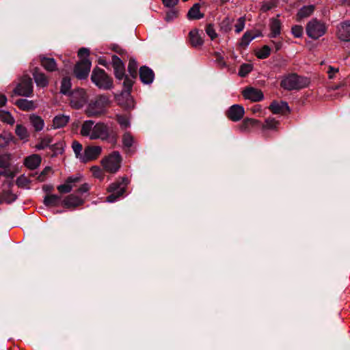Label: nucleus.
I'll return each instance as SVG.
<instances>
[{
	"instance_id": "f257e3e1",
	"label": "nucleus",
	"mask_w": 350,
	"mask_h": 350,
	"mask_svg": "<svg viewBox=\"0 0 350 350\" xmlns=\"http://www.w3.org/2000/svg\"><path fill=\"white\" fill-rule=\"evenodd\" d=\"M310 84V79L295 73L284 75L281 78L280 87L284 90H299L306 88Z\"/></svg>"
},
{
	"instance_id": "f03ea898",
	"label": "nucleus",
	"mask_w": 350,
	"mask_h": 350,
	"mask_svg": "<svg viewBox=\"0 0 350 350\" xmlns=\"http://www.w3.org/2000/svg\"><path fill=\"white\" fill-rule=\"evenodd\" d=\"M95 139H101L102 141H107L109 143L115 145L117 142L118 135L113 129H110L107 124L98 122L96 123L95 129Z\"/></svg>"
},
{
	"instance_id": "7ed1b4c3",
	"label": "nucleus",
	"mask_w": 350,
	"mask_h": 350,
	"mask_svg": "<svg viewBox=\"0 0 350 350\" xmlns=\"http://www.w3.org/2000/svg\"><path fill=\"white\" fill-rule=\"evenodd\" d=\"M109 105V98L105 96H99L88 105L85 113L88 117H98L105 112Z\"/></svg>"
},
{
	"instance_id": "20e7f679",
	"label": "nucleus",
	"mask_w": 350,
	"mask_h": 350,
	"mask_svg": "<svg viewBox=\"0 0 350 350\" xmlns=\"http://www.w3.org/2000/svg\"><path fill=\"white\" fill-rule=\"evenodd\" d=\"M128 183L127 178L122 177L111 184L107 188V191L111 194L107 197V201L113 202L122 196L125 192Z\"/></svg>"
},
{
	"instance_id": "39448f33",
	"label": "nucleus",
	"mask_w": 350,
	"mask_h": 350,
	"mask_svg": "<svg viewBox=\"0 0 350 350\" xmlns=\"http://www.w3.org/2000/svg\"><path fill=\"white\" fill-rule=\"evenodd\" d=\"M91 79L99 88L109 90L112 88V79L105 72L104 70L99 68L94 69L92 73Z\"/></svg>"
},
{
	"instance_id": "423d86ee",
	"label": "nucleus",
	"mask_w": 350,
	"mask_h": 350,
	"mask_svg": "<svg viewBox=\"0 0 350 350\" xmlns=\"http://www.w3.org/2000/svg\"><path fill=\"white\" fill-rule=\"evenodd\" d=\"M327 31L325 24L317 18L310 21L306 27V31L308 37L317 40L323 36Z\"/></svg>"
},
{
	"instance_id": "0eeeda50",
	"label": "nucleus",
	"mask_w": 350,
	"mask_h": 350,
	"mask_svg": "<svg viewBox=\"0 0 350 350\" xmlns=\"http://www.w3.org/2000/svg\"><path fill=\"white\" fill-rule=\"evenodd\" d=\"M122 157L118 151H113L102 159L104 169L109 173H116L120 167Z\"/></svg>"
},
{
	"instance_id": "6e6552de",
	"label": "nucleus",
	"mask_w": 350,
	"mask_h": 350,
	"mask_svg": "<svg viewBox=\"0 0 350 350\" xmlns=\"http://www.w3.org/2000/svg\"><path fill=\"white\" fill-rule=\"evenodd\" d=\"M14 92L20 96H30L33 92L31 79L29 76H24L15 88Z\"/></svg>"
},
{
	"instance_id": "1a4fd4ad",
	"label": "nucleus",
	"mask_w": 350,
	"mask_h": 350,
	"mask_svg": "<svg viewBox=\"0 0 350 350\" xmlns=\"http://www.w3.org/2000/svg\"><path fill=\"white\" fill-rule=\"evenodd\" d=\"M88 96L83 89L72 92L70 96V105L75 109L81 108L87 102Z\"/></svg>"
},
{
	"instance_id": "9d476101",
	"label": "nucleus",
	"mask_w": 350,
	"mask_h": 350,
	"mask_svg": "<svg viewBox=\"0 0 350 350\" xmlns=\"http://www.w3.org/2000/svg\"><path fill=\"white\" fill-rule=\"evenodd\" d=\"M91 68V62L89 59L84 58L79 62L74 69V73L79 79H85L88 76Z\"/></svg>"
},
{
	"instance_id": "9b49d317",
	"label": "nucleus",
	"mask_w": 350,
	"mask_h": 350,
	"mask_svg": "<svg viewBox=\"0 0 350 350\" xmlns=\"http://www.w3.org/2000/svg\"><path fill=\"white\" fill-rule=\"evenodd\" d=\"M82 180L81 175L69 176L66 178L65 183L57 187L58 191L61 193H67L70 192L73 187L76 186V183H80Z\"/></svg>"
},
{
	"instance_id": "f8f14e48",
	"label": "nucleus",
	"mask_w": 350,
	"mask_h": 350,
	"mask_svg": "<svg viewBox=\"0 0 350 350\" xmlns=\"http://www.w3.org/2000/svg\"><path fill=\"white\" fill-rule=\"evenodd\" d=\"M244 108L239 105H234L231 106L226 111V116L233 122L240 120L244 116Z\"/></svg>"
},
{
	"instance_id": "ddd939ff",
	"label": "nucleus",
	"mask_w": 350,
	"mask_h": 350,
	"mask_svg": "<svg viewBox=\"0 0 350 350\" xmlns=\"http://www.w3.org/2000/svg\"><path fill=\"white\" fill-rule=\"evenodd\" d=\"M95 129L96 123L93 120H85L81 125L80 134L91 140H94Z\"/></svg>"
},
{
	"instance_id": "4468645a",
	"label": "nucleus",
	"mask_w": 350,
	"mask_h": 350,
	"mask_svg": "<svg viewBox=\"0 0 350 350\" xmlns=\"http://www.w3.org/2000/svg\"><path fill=\"white\" fill-rule=\"evenodd\" d=\"M102 151L99 146H89L84 150L82 161L85 163L91 160H94L98 157Z\"/></svg>"
},
{
	"instance_id": "2eb2a0df",
	"label": "nucleus",
	"mask_w": 350,
	"mask_h": 350,
	"mask_svg": "<svg viewBox=\"0 0 350 350\" xmlns=\"http://www.w3.org/2000/svg\"><path fill=\"white\" fill-rule=\"evenodd\" d=\"M243 96L245 99L250 100L253 102H258L263 98V93L260 90L249 87L242 92Z\"/></svg>"
},
{
	"instance_id": "dca6fc26",
	"label": "nucleus",
	"mask_w": 350,
	"mask_h": 350,
	"mask_svg": "<svg viewBox=\"0 0 350 350\" xmlns=\"http://www.w3.org/2000/svg\"><path fill=\"white\" fill-rule=\"evenodd\" d=\"M337 36L342 41H350V21H347L340 24L338 27Z\"/></svg>"
},
{
	"instance_id": "f3484780",
	"label": "nucleus",
	"mask_w": 350,
	"mask_h": 350,
	"mask_svg": "<svg viewBox=\"0 0 350 350\" xmlns=\"http://www.w3.org/2000/svg\"><path fill=\"white\" fill-rule=\"evenodd\" d=\"M83 199L75 194H70L66 196L63 202V206L67 208H75L83 204Z\"/></svg>"
},
{
	"instance_id": "a211bd4d",
	"label": "nucleus",
	"mask_w": 350,
	"mask_h": 350,
	"mask_svg": "<svg viewBox=\"0 0 350 350\" xmlns=\"http://www.w3.org/2000/svg\"><path fill=\"white\" fill-rule=\"evenodd\" d=\"M188 36L189 42L192 47L198 48L203 45L204 40L197 29L191 30Z\"/></svg>"
},
{
	"instance_id": "6ab92c4d",
	"label": "nucleus",
	"mask_w": 350,
	"mask_h": 350,
	"mask_svg": "<svg viewBox=\"0 0 350 350\" xmlns=\"http://www.w3.org/2000/svg\"><path fill=\"white\" fill-rule=\"evenodd\" d=\"M112 63L116 77L118 79H122L124 77V66L122 62L118 56L113 55Z\"/></svg>"
},
{
	"instance_id": "aec40b11",
	"label": "nucleus",
	"mask_w": 350,
	"mask_h": 350,
	"mask_svg": "<svg viewBox=\"0 0 350 350\" xmlns=\"http://www.w3.org/2000/svg\"><path fill=\"white\" fill-rule=\"evenodd\" d=\"M153 71L147 66H142L139 70V77L144 83H151L154 79Z\"/></svg>"
},
{
	"instance_id": "412c9836",
	"label": "nucleus",
	"mask_w": 350,
	"mask_h": 350,
	"mask_svg": "<svg viewBox=\"0 0 350 350\" xmlns=\"http://www.w3.org/2000/svg\"><path fill=\"white\" fill-rule=\"evenodd\" d=\"M70 120V116L63 114H59L55 116L53 119L51 128L53 129H57L63 128L68 123Z\"/></svg>"
},
{
	"instance_id": "4be33fe9",
	"label": "nucleus",
	"mask_w": 350,
	"mask_h": 350,
	"mask_svg": "<svg viewBox=\"0 0 350 350\" xmlns=\"http://www.w3.org/2000/svg\"><path fill=\"white\" fill-rule=\"evenodd\" d=\"M270 38H275L281 33L282 23L278 18H272L269 22Z\"/></svg>"
},
{
	"instance_id": "5701e85b",
	"label": "nucleus",
	"mask_w": 350,
	"mask_h": 350,
	"mask_svg": "<svg viewBox=\"0 0 350 350\" xmlns=\"http://www.w3.org/2000/svg\"><path fill=\"white\" fill-rule=\"evenodd\" d=\"M269 109L274 114H283L289 111L288 106L286 102H273Z\"/></svg>"
},
{
	"instance_id": "b1692460",
	"label": "nucleus",
	"mask_w": 350,
	"mask_h": 350,
	"mask_svg": "<svg viewBox=\"0 0 350 350\" xmlns=\"http://www.w3.org/2000/svg\"><path fill=\"white\" fill-rule=\"evenodd\" d=\"M12 183H9L8 184V189H3L2 192H0V203H12L14 202L16 197V196L12 193V192L10 191Z\"/></svg>"
},
{
	"instance_id": "393cba45",
	"label": "nucleus",
	"mask_w": 350,
	"mask_h": 350,
	"mask_svg": "<svg viewBox=\"0 0 350 350\" xmlns=\"http://www.w3.org/2000/svg\"><path fill=\"white\" fill-rule=\"evenodd\" d=\"M41 163V157L38 154H32L25 159V165L31 170L37 168Z\"/></svg>"
},
{
	"instance_id": "a878e982",
	"label": "nucleus",
	"mask_w": 350,
	"mask_h": 350,
	"mask_svg": "<svg viewBox=\"0 0 350 350\" xmlns=\"http://www.w3.org/2000/svg\"><path fill=\"white\" fill-rule=\"evenodd\" d=\"M33 76L38 86L41 88L47 86L49 81L46 76L44 73L39 72L38 69H36L33 73Z\"/></svg>"
},
{
	"instance_id": "bb28decb",
	"label": "nucleus",
	"mask_w": 350,
	"mask_h": 350,
	"mask_svg": "<svg viewBox=\"0 0 350 350\" xmlns=\"http://www.w3.org/2000/svg\"><path fill=\"white\" fill-rule=\"evenodd\" d=\"M41 65L49 72L57 70V64L53 58L43 57L40 59Z\"/></svg>"
},
{
	"instance_id": "cd10ccee",
	"label": "nucleus",
	"mask_w": 350,
	"mask_h": 350,
	"mask_svg": "<svg viewBox=\"0 0 350 350\" xmlns=\"http://www.w3.org/2000/svg\"><path fill=\"white\" fill-rule=\"evenodd\" d=\"M30 123L36 131H40L44 126V120L38 116L31 115L29 117Z\"/></svg>"
},
{
	"instance_id": "c85d7f7f",
	"label": "nucleus",
	"mask_w": 350,
	"mask_h": 350,
	"mask_svg": "<svg viewBox=\"0 0 350 350\" xmlns=\"http://www.w3.org/2000/svg\"><path fill=\"white\" fill-rule=\"evenodd\" d=\"M280 125V122L276 120L275 118L269 117L267 118L262 124V129L263 131L265 130H271V131H278V126Z\"/></svg>"
},
{
	"instance_id": "c756f323",
	"label": "nucleus",
	"mask_w": 350,
	"mask_h": 350,
	"mask_svg": "<svg viewBox=\"0 0 350 350\" xmlns=\"http://www.w3.org/2000/svg\"><path fill=\"white\" fill-rule=\"evenodd\" d=\"M260 122L258 120L253 118H245L242 122L240 129L243 131H249L251 128L258 126Z\"/></svg>"
},
{
	"instance_id": "7c9ffc66",
	"label": "nucleus",
	"mask_w": 350,
	"mask_h": 350,
	"mask_svg": "<svg viewBox=\"0 0 350 350\" xmlns=\"http://www.w3.org/2000/svg\"><path fill=\"white\" fill-rule=\"evenodd\" d=\"M200 5L199 3L194 4L187 13L188 18L190 20H196L203 18L204 14L200 12Z\"/></svg>"
},
{
	"instance_id": "2f4dec72",
	"label": "nucleus",
	"mask_w": 350,
	"mask_h": 350,
	"mask_svg": "<svg viewBox=\"0 0 350 350\" xmlns=\"http://www.w3.org/2000/svg\"><path fill=\"white\" fill-rule=\"evenodd\" d=\"M314 8V6L312 5L304 6L299 10L297 14V19L301 20L310 16L313 13Z\"/></svg>"
},
{
	"instance_id": "473e14b6",
	"label": "nucleus",
	"mask_w": 350,
	"mask_h": 350,
	"mask_svg": "<svg viewBox=\"0 0 350 350\" xmlns=\"http://www.w3.org/2000/svg\"><path fill=\"white\" fill-rule=\"evenodd\" d=\"M53 141V137L51 135H45L39 139V142L36 145V148L38 150H44L49 147Z\"/></svg>"
},
{
	"instance_id": "72a5a7b5",
	"label": "nucleus",
	"mask_w": 350,
	"mask_h": 350,
	"mask_svg": "<svg viewBox=\"0 0 350 350\" xmlns=\"http://www.w3.org/2000/svg\"><path fill=\"white\" fill-rule=\"evenodd\" d=\"M233 21V18H231L229 16H226L219 24L220 29L225 33L230 32L232 29V24Z\"/></svg>"
},
{
	"instance_id": "f704fd0d",
	"label": "nucleus",
	"mask_w": 350,
	"mask_h": 350,
	"mask_svg": "<svg viewBox=\"0 0 350 350\" xmlns=\"http://www.w3.org/2000/svg\"><path fill=\"white\" fill-rule=\"evenodd\" d=\"M60 197L57 195H46L44 203L47 206H56L59 204Z\"/></svg>"
},
{
	"instance_id": "c9c22d12",
	"label": "nucleus",
	"mask_w": 350,
	"mask_h": 350,
	"mask_svg": "<svg viewBox=\"0 0 350 350\" xmlns=\"http://www.w3.org/2000/svg\"><path fill=\"white\" fill-rule=\"evenodd\" d=\"M16 104L23 111H29L34 108L33 103L26 99H19Z\"/></svg>"
},
{
	"instance_id": "e433bc0d",
	"label": "nucleus",
	"mask_w": 350,
	"mask_h": 350,
	"mask_svg": "<svg viewBox=\"0 0 350 350\" xmlns=\"http://www.w3.org/2000/svg\"><path fill=\"white\" fill-rule=\"evenodd\" d=\"M15 133L16 135L22 140L27 139L29 135L26 127L21 124H17L16 126Z\"/></svg>"
},
{
	"instance_id": "4c0bfd02",
	"label": "nucleus",
	"mask_w": 350,
	"mask_h": 350,
	"mask_svg": "<svg viewBox=\"0 0 350 350\" xmlns=\"http://www.w3.org/2000/svg\"><path fill=\"white\" fill-rule=\"evenodd\" d=\"M256 37V35L252 31H246L241 38V45L246 46L249 43Z\"/></svg>"
},
{
	"instance_id": "58836bf2",
	"label": "nucleus",
	"mask_w": 350,
	"mask_h": 350,
	"mask_svg": "<svg viewBox=\"0 0 350 350\" xmlns=\"http://www.w3.org/2000/svg\"><path fill=\"white\" fill-rule=\"evenodd\" d=\"M0 120L10 125L14 123V119L11 114L8 111L2 110H0Z\"/></svg>"
},
{
	"instance_id": "ea45409f",
	"label": "nucleus",
	"mask_w": 350,
	"mask_h": 350,
	"mask_svg": "<svg viewBox=\"0 0 350 350\" xmlns=\"http://www.w3.org/2000/svg\"><path fill=\"white\" fill-rule=\"evenodd\" d=\"M138 65L136 62V61L131 58L129 59V65H128V70L131 75V76L133 78H135L137 77V70Z\"/></svg>"
},
{
	"instance_id": "a19ab883",
	"label": "nucleus",
	"mask_w": 350,
	"mask_h": 350,
	"mask_svg": "<svg viewBox=\"0 0 350 350\" xmlns=\"http://www.w3.org/2000/svg\"><path fill=\"white\" fill-rule=\"evenodd\" d=\"M72 148L76 154V157L82 161V159L83 157V154L81 153L83 150L82 145L79 142L75 141L72 142Z\"/></svg>"
},
{
	"instance_id": "79ce46f5",
	"label": "nucleus",
	"mask_w": 350,
	"mask_h": 350,
	"mask_svg": "<svg viewBox=\"0 0 350 350\" xmlns=\"http://www.w3.org/2000/svg\"><path fill=\"white\" fill-rule=\"evenodd\" d=\"M270 51V48L267 45H265L256 52V55L259 59H266L269 56Z\"/></svg>"
},
{
	"instance_id": "37998d69",
	"label": "nucleus",
	"mask_w": 350,
	"mask_h": 350,
	"mask_svg": "<svg viewBox=\"0 0 350 350\" xmlns=\"http://www.w3.org/2000/svg\"><path fill=\"white\" fill-rule=\"evenodd\" d=\"M245 21V16L240 17L237 20L236 24L234 25V31L237 33H239L243 30Z\"/></svg>"
},
{
	"instance_id": "c03bdc74",
	"label": "nucleus",
	"mask_w": 350,
	"mask_h": 350,
	"mask_svg": "<svg viewBox=\"0 0 350 350\" xmlns=\"http://www.w3.org/2000/svg\"><path fill=\"white\" fill-rule=\"evenodd\" d=\"M116 119L123 129H126L130 126L129 118L126 116L116 115Z\"/></svg>"
},
{
	"instance_id": "a18cd8bd",
	"label": "nucleus",
	"mask_w": 350,
	"mask_h": 350,
	"mask_svg": "<svg viewBox=\"0 0 350 350\" xmlns=\"http://www.w3.org/2000/svg\"><path fill=\"white\" fill-rule=\"evenodd\" d=\"M10 154L0 155V168H8L10 165Z\"/></svg>"
},
{
	"instance_id": "49530a36",
	"label": "nucleus",
	"mask_w": 350,
	"mask_h": 350,
	"mask_svg": "<svg viewBox=\"0 0 350 350\" xmlns=\"http://www.w3.org/2000/svg\"><path fill=\"white\" fill-rule=\"evenodd\" d=\"M122 142L125 147L131 148L134 142L133 137L130 133H125L122 137Z\"/></svg>"
},
{
	"instance_id": "de8ad7c7",
	"label": "nucleus",
	"mask_w": 350,
	"mask_h": 350,
	"mask_svg": "<svg viewBox=\"0 0 350 350\" xmlns=\"http://www.w3.org/2000/svg\"><path fill=\"white\" fill-rule=\"evenodd\" d=\"M71 87L70 80L68 77L63 78L61 85V92L66 94L69 92Z\"/></svg>"
},
{
	"instance_id": "09e8293b",
	"label": "nucleus",
	"mask_w": 350,
	"mask_h": 350,
	"mask_svg": "<svg viewBox=\"0 0 350 350\" xmlns=\"http://www.w3.org/2000/svg\"><path fill=\"white\" fill-rule=\"evenodd\" d=\"M252 70V66L248 64H244L241 66L239 74L241 77H245Z\"/></svg>"
},
{
	"instance_id": "8fccbe9b",
	"label": "nucleus",
	"mask_w": 350,
	"mask_h": 350,
	"mask_svg": "<svg viewBox=\"0 0 350 350\" xmlns=\"http://www.w3.org/2000/svg\"><path fill=\"white\" fill-rule=\"evenodd\" d=\"M92 175L100 180H103L105 176L103 171L98 166H93L91 167Z\"/></svg>"
},
{
	"instance_id": "3c124183",
	"label": "nucleus",
	"mask_w": 350,
	"mask_h": 350,
	"mask_svg": "<svg viewBox=\"0 0 350 350\" xmlns=\"http://www.w3.org/2000/svg\"><path fill=\"white\" fill-rule=\"evenodd\" d=\"M205 31H206V34L210 37V38L212 40H213L218 36L213 24L207 25L206 27Z\"/></svg>"
},
{
	"instance_id": "603ef678",
	"label": "nucleus",
	"mask_w": 350,
	"mask_h": 350,
	"mask_svg": "<svg viewBox=\"0 0 350 350\" xmlns=\"http://www.w3.org/2000/svg\"><path fill=\"white\" fill-rule=\"evenodd\" d=\"M12 137L11 135L9 134H1L0 135V147L3 148L7 146Z\"/></svg>"
},
{
	"instance_id": "864d4df0",
	"label": "nucleus",
	"mask_w": 350,
	"mask_h": 350,
	"mask_svg": "<svg viewBox=\"0 0 350 350\" xmlns=\"http://www.w3.org/2000/svg\"><path fill=\"white\" fill-rule=\"evenodd\" d=\"M215 62L217 66L220 68H224L226 66L224 57L219 53H215Z\"/></svg>"
},
{
	"instance_id": "5fc2aeb1",
	"label": "nucleus",
	"mask_w": 350,
	"mask_h": 350,
	"mask_svg": "<svg viewBox=\"0 0 350 350\" xmlns=\"http://www.w3.org/2000/svg\"><path fill=\"white\" fill-rule=\"evenodd\" d=\"M291 32L296 38H300L303 34V27L300 25H295L291 29Z\"/></svg>"
},
{
	"instance_id": "6e6d98bb",
	"label": "nucleus",
	"mask_w": 350,
	"mask_h": 350,
	"mask_svg": "<svg viewBox=\"0 0 350 350\" xmlns=\"http://www.w3.org/2000/svg\"><path fill=\"white\" fill-rule=\"evenodd\" d=\"M276 6L275 2L274 1H270L267 2H264L261 6L260 10L262 12H267Z\"/></svg>"
},
{
	"instance_id": "4d7b16f0",
	"label": "nucleus",
	"mask_w": 350,
	"mask_h": 350,
	"mask_svg": "<svg viewBox=\"0 0 350 350\" xmlns=\"http://www.w3.org/2000/svg\"><path fill=\"white\" fill-rule=\"evenodd\" d=\"M338 68H335L331 66L328 67L327 75L329 79H332L336 77V75L338 72Z\"/></svg>"
},
{
	"instance_id": "13d9d810",
	"label": "nucleus",
	"mask_w": 350,
	"mask_h": 350,
	"mask_svg": "<svg viewBox=\"0 0 350 350\" xmlns=\"http://www.w3.org/2000/svg\"><path fill=\"white\" fill-rule=\"evenodd\" d=\"M28 184V180L25 176H20L16 179V185L20 187H26Z\"/></svg>"
},
{
	"instance_id": "bf43d9fd",
	"label": "nucleus",
	"mask_w": 350,
	"mask_h": 350,
	"mask_svg": "<svg viewBox=\"0 0 350 350\" xmlns=\"http://www.w3.org/2000/svg\"><path fill=\"white\" fill-rule=\"evenodd\" d=\"M133 84V81L131 79H129L128 77H124V87L126 91H130Z\"/></svg>"
},
{
	"instance_id": "052dcab7",
	"label": "nucleus",
	"mask_w": 350,
	"mask_h": 350,
	"mask_svg": "<svg viewBox=\"0 0 350 350\" xmlns=\"http://www.w3.org/2000/svg\"><path fill=\"white\" fill-rule=\"evenodd\" d=\"M0 175L8 177V178H14L15 176V172L10 170L8 168L4 169L3 171L0 172Z\"/></svg>"
},
{
	"instance_id": "680f3d73",
	"label": "nucleus",
	"mask_w": 350,
	"mask_h": 350,
	"mask_svg": "<svg viewBox=\"0 0 350 350\" xmlns=\"http://www.w3.org/2000/svg\"><path fill=\"white\" fill-rule=\"evenodd\" d=\"M90 54L89 50L85 48H81L78 51V55L81 58H85Z\"/></svg>"
},
{
	"instance_id": "e2e57ef3",
	"label": "nucleus",
	"mask_w": 350,
	"mask_h": 350,
	"mask_svg": "<svg viewBox=\"0 0 350 350\" xmlns=\"http://www.w3.org/2000/svg\"><path fill=\"white\" fill-rule=\"evenodd\" d=\"M90 187L88 183H84L79 187L77 191L80 193H84L88 192L90 190Z\"/></svg>"
},
{
	"instance_id": "0e129e2a",
	"label": "nucleus",
	"mask_w": 350,
	"mask_h": 350,
	"mask_svg": "<svg viewBox=\"0 0 350 350\" xmlns=\"http://www.w3.org/2000/svg\"><path fill=\"white\" fill-rule=\"evenodd\" d=\"M163 3L165 6L171 8L176 5L178 1V0H162Z\"/></svg>"
},
{
	"instance_id": "69168bd1",
	"label": "nucleus",
	"mask_w": 350,
	"mask_h": 350,
	"mask_svg": "<svg viewBox=\"0 0 350 350\" xmlns=\"http://www.w3.org/2000/svg\"><path fill=\"white\" fill-rule=\"evenodd\" d=\"M177 16V13L174 11H170L167 12L165 16V21H171L172 19L176 18Z\"/></svg>"
},
{
	"instance_id": "338daca9",
	"label": "nucleus",
	"mask_w": 350,
	"mask_h": 350,
	"mask_svg": "<svg viewBox=\"0 0 350 350\" xmlns=\"http://www.w3.org/2000/svg\"><path fill=\"white\" fill-rule=\"evenodd\" d=\"M250 111H252V113L253 114H257L258 113V116H260V113H261V107L260 105H256L254 106H253L251 109H250Z\"/></svg>"
},
{
	"instance_id": "774afa93",
	"label": "nucleus",
	"mask_w": 350,
	"mask_h": 350,
	"mask_svg": "<svg viewBox=\"0 0 350 350\" xmlns=\"http://www.w3.org/2000/svg\"><path fill=\"white\" fill-rule=\"evenodd\" d=\"M112 49H113V51H115L116 53H118L120 55L123 54L124 52V49H121L118 45L113 46Z\"/></svg>"
}]
</instances>
